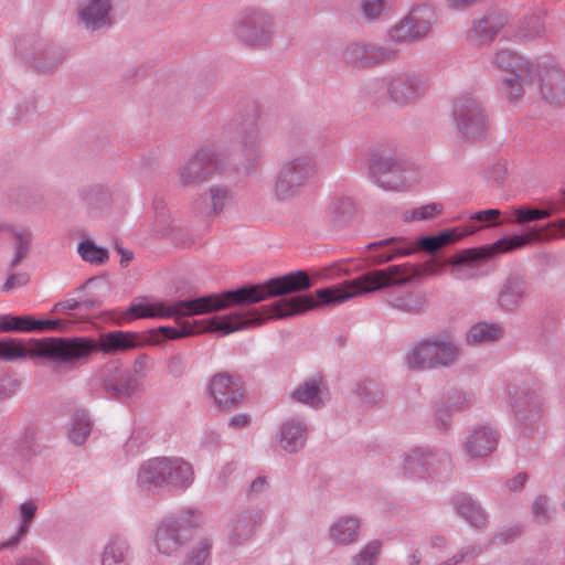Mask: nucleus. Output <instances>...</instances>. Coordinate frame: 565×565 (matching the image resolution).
I'll return each instance as SVG.
<instances>
[{
    "mask_svg": "<svg viewBox=\"0 0 565 565\" xmlns=\"http://www.w3.org/2000/svg\"><path fill=\"white\" fill-rule=\"evenodd\" d=\"M392 287V265L384 269L370 270L337 287L321 288L311 295L282 298L262 310L237 311L225 316L202 320V328L184 324L181 329L160 327L159 331L167 339H180L198 331L218 332L223 335L263 324L273 317L286 318L298 316L319 306L342 303L362 294L375 292Z\"/></svg>",
    "mask_w": 565,
    "mask_h": 565,
    "instance_id": "f257e3e1",
    "label": "nucleus"
},
{
    "mask_svg": "<svg viewBox=\"0 0 565 565\" xmlns=\"http://www.w3.org/2000/svg\"><path fill=\"white\" fill-rule=\"evenodd\" d=\"M311 286L306 271L298 270L285 276L269 279L263 285H248L223 294H211L194 299L173 302L141 301L126 311L128 319L139 318H173L205 315L226 309L234 305H249L276 297L308 289Z\"/></svg>",
    "mask_w": 565,
    "mask_h": 565,
    "instance_id": "f03ea898",
    "label": "nucleus"
},
{
    "mask_svg": "<svg viewBox=\"0 0 565 565\" xmlns=\"http://www.w3.org/2000/svg\"><path fill=\"white\" fill-rule=\"evenodd\" d=\"M204 522V512L196 507H185L166 516L153 534L157 552L166 556L177 555L192 539L193 531Z\"/></svg>",
    "mask_w": 565,
    "mask_h": 565,
    "instance_id": "7ed1b4c3",
    "label": "nucleus"
},
{
    "mask_svg": "<svg viewBox=\"0 0 565 565\" xmlns=\"http://www.w3.org/2000/svg\"><path fill=\"white\" fill-rule=\"evenodd\" d=\"M460 349L448 332L429 335L413 343L405 355V365L413 372L450 367L458 362Z\"/></svg>",
    "mask_w": 565,
    "mask_h": 565,
    "instance_id": "20e7f679",
    "label": "nucleus"
},
{
    "mask_svg": "<svg viewBox=\"0 0 565 565\" xmlns=\"http://www.w3.org/2000/svg\"><path fill=\"white\" fill-rule=\"evenodd\" d=\"M137 334L116 330L102 333L98 339L88 337L62 338L63 364H75L87 360L95 352L116 354L137 345Z\"/></svg>",
    "mask_w": 565,
    "mask_h": 565,
    "instance_id": "39448f33",
    "label": "nucleus"
},
{
    "mask_svg": "<svg viewBox=\"0 0 565 565\" xmlns=\"http://www.w3.org/2000/svg\"><path fill=\"white\" fill-rule=\"evenodd\" d=\"M317 173V161L312 154L301 153L285 159L273 179L271 195L288 202L298 195Z\"/></svg>",
    "mask_w": 565,
    "mask_h": 565,
    "instance_id": "423d86ee",
    "label": "nucleus"
},
{
    "mask_svg": "<svg viewBox=\"0 0 565 565\" xmlns=\"http://www.w3.org/2000/svg\"><path fill=\"white\" fill-rule=\"evenodd\" d=\"M535 63L536 58H527L511 50H499L493 55L492 64L511 74L502 82V92L510 102L516 103L527 92L535 89L532 77L536 66Z\"/></svg>",
    "mask_w": 565,
    "mask_h": 565,
    "instance_id": "0eeeda50",
    "label": "nucleus"
},
{
    "mask_svg": "<svg viewBox=\"0 0 565 565\" xmlns=\"http://www.w3.org/2000/svg\"><path fill=\"white\" fill-rule=\"evenodd\" d=\"M436 20L437 13L433 4H417L387 29L385 41L391 47L417 44L429 36Z\"/></svg>",
    "mask_w": 565,
    "mask_h": 565,
    "instance_id": "6e6552de",
    "label": "nucleus"
},
{
    "mask_svg": "<svg viewBox=\"0 0 565 565\" xmlns=\"http://www.w3.org/2000/svg\"><path fill=\"white\" fill-rule=\"evenodd\" d=\"M381 85L387 99L403 108L419 100L430 87V81L425 73L407 68L387 73L382 77Z\"/></svg>",
    "mask_w": 565,
    "mask_h": 565,
    "instance_id": "1a4fd4ad",
    "label": "nucleus"
},
{
    "mask_svg": "<svg viewBox=\"0 0 565 565\" xmlns=\"http://www.w3.org/2000/svg\"><path fill=\"white\" fill-rule=\"evenodd\" d=\"M370 172L373 182L386 191H402L417 179L412 167L386 151L371 154Z\"/></svg>",
    "mask_w": 565,
    "mask_h": 565,
    "instance_id": "9d476101",
    "label": "nucleus"
},
{
    "mask_svg": "<svg viewBox=\"0 0 565 565\" xmlns=\"http://www.w3.org/2000/svg\"><path fill=\"white\" fill-rule=\"evenodd\" d=\"M35 358L63 364L62 338L32 339L26 343L18 339L0 340V360L13 362Z\"/></svg>",
    "mask_w": 565,
    "mask_h": 565,
    "instance_id": "9b49d317",
    "label": "nucleus"
},
{
    "mask_svg": "<svg viewBox=\"0 0 565 565\" xmlns=\"http://www.w3.org/2000/svg\"><path fill=\"white\" fill-rule=\"evenodd\" d=\"M226 168L225 156L218 149L212 147L201 148L180 166V182L183 185H189L202 181H211L222 177Z\"/></svg>",
    "mask_w": 565,
    "mask_h": 565,
    "instance_id": "f8f14e48",
    "label": "nucleus"
},
{
    "mask_svg": "<svg viewBox=\"0 0 565 565\" xmlns=\"http://www.w3.org/2000/svg\"><path fill=\"white\" fill-rule=\"evenodd\" d=\"M95 379L108 397L119 402L130 401L145 390V385L132 377L119 360L105 363Z\"/></svg>",
    "mask_w": 565,
    "mask_h": 565,
    "instance_id": "ddd939ff",
    "label": "nucleus"
},
{
    "mask_svg": "<svg viewBox=\"0 0 565 565\" xmlns=\"http://www.w3.org/2000/svg\"><path fill=\"white\" fill-rule=\"evenodd\" d=\"M274 34V18L264 9H248L235 21L234 36L246 46H265Z\"/></svg>",
    "mask_w": 565,
    "mask_h": 565,
    "instance_id": "4468645a",
    "label": "nucleus"
},
{
    "mask_svg": "<svg viewBox=\"0 0 565 565\" xmlns=\"http://www.w3.org/2000/svg\"><path fill=\"white\" fill-rule=\"evenodd\" d=\"M535 65V71L532 73L535 89L525 95L540 94L550 105H562L565 102V73L548 56L536 58Z\"/></svg>",
    "mask_w": 565,
    "mask_h": 565,
    "instance_id": "2eb2a0df",
    "label": "nucleus"
},
{
    "mask_svg": "<svg viewBox=\"0 0 565 565\" xmlns=\"http://www.w3.org/2000/svg\"><path fill=\"white\" fill-rule=\"evenodd\" d=\"M446 460L447 457L435 448L412 447L402 455L401 470L408 478L435 479L440 475Z\"/></svg>",
    "mask_w": 565,
    "mask_h": 565,
    "instance_id": "dca6fc26",
    "label": "nucleus"
},
{
    "mask_svg": "<svg viewBox=\"0 0 565 565\" xmlns=\"http://www.w3.org/2000/svg\"><path fill=\"white\" fill-rule=\"evenodd\" d=\"M452 118L462 138L477 140L486 135V116L473 97H458L454 103Z\"/></svg>",
    "mask_w": 565,
    "mask_h": 565,
    "instance_id": "f3484780",
    "label": "nucleus"
},
{
    "mask_svg": "<svg viewBox=\"0 0 565 565\" xmlns=\"http://www.w3.org/2000/svg\"><path fill=\"white\" fill-rule=\"evenodd\" d=\"M490 246L466 248L450 256L446 264L450 275L457 280H469L482 277L486 264L493 257Z\"/></svg>",
    "mask_w": 565,
    "mask_h": 565,
    "instance_id": "a211bd4d",
    "label": "nucleus"
},
{
    "mask_svg": "<svg viewBox=\"0 0 565 565\" xmlns=\"http://www.w3.org/2000/svg\"><path fill=\"white\" fill-rule=\"evenodd\" d=\"M259 507H246L234 511L225 524V540L230 547H238L248 542L263 522Z\"/></svg>",
    "mask_w": 565,
    "mask_h": 565,
    "instance_id": "6ab92c4d",
    "label": "nucleus"
},
{
    "mask_svg": "<svg viewBox=\"0 0 565 565\" xmlns=\"http://www.w3.org/2000/svg\"><path fill=\"white\" fill-rule=\"evenodd\" d=\"M499 438L497 428L491 424H476L466 431L461 448L470 459L484 458L497 449Z\"/></svg>",
    "mask_w": 565,
    "mask_h": 565,
    "instance_id": "aec40b11",
    "label": "nucleus"
},
{
    "mask_svg": "<svg viewBox=\"0 0 565 565\" xmlns=\"http://www.w3.org/2000/svg\"><path fill=\"white\" fill-rule=\"evenodd\" d=\"M397 52L390 45L355 42L348 45L343 58L353 65L369 67L393 60Z\"/></svg>",
    "mask_w": 565,
    "mask_h": 565,
    "instance_id": "412c9836",
    "label": "nucleus"
},
{
    "mask_svg": "<svg viewBox=\"0 0 565 565\" xmlns=\"http://www.w3.org/2000/svg\"><path fill=\"white\" fill-rule=\"evenodd\" d=\"M210 397L220 408L235 407L244 397L238 377L228 373L215 374L209 383Z\"/></svg>",
    "mask_w": 565,
    "mask_h": 565,
    "instance_id": "4be33fe9",
    "label": "nucleus"
},
{
    "mask_svg": "<svg viewBox=\"0 0 565 565\" xmlns=\"http://www.w3.org/2000/svg\"><path fill=\"white\" fill-rule=\"evenodd\" d=\"M510 397L511 411L523 428H527L542 418L544 404L539 394L515 390L510 393Z\"/></svg>",
    "mask_w": 565,
    "mask_h": 565,
    "instance_id": "5701e85b",
    "label": "nucleus"
},
{
    "mask_svg": "<svg viewBox=\"0 0 565 565\" xmlns=\"http://www.w3.org/2000/svg\"><path fill=\"white\" fill-rule=\"evenodd\" d=\"M163 490L184 492L194 482L193 466L181 457L163 456Z\"/></svg>",
    "mask_w": 565,
    "mask_h": 565,
    "instance_id": "b1692460",
    "label": "nucleus"
},
{
    "mask_svg": "<svg viewBox=\"0 0 565 565\" xmlns=\"http://www.w3.org/2000/svg\"><path fill=\"white\" fill-rule=\"evenodd\" d=\"M361 533V519L354 514H343L331 521L327 530V537L333 546L347 547L358 543Z\"/></svg>",
    "mask_w": 565,
    "mask_h": 565,
    "instance_id": "393cba45",
    "label": "nucleus"
},
{
    "mask_svg": "<svg viewBox=\"0 0 565 565\" xmlns=\"http://www.w3.org/2000/svg\"><path fill=\"white\" fill-rule=\"evenodd\" d=\"M308 420L305 416L295 415L286 418L279 428L278 445L288 454L299 452L307 443Z\"/></svg>",
    "mask_w": 565,
    "mask_h": 565,
    "instance_id": "a878e982",
    "label": "nucleus"
},
{
    "mask_svg": "<svg viewBox=\"0 0 565 565\" xmlns=\"http://www.w3.org/2000/svg\"><path fill=\"white\" fill-rule=\"evenodd\" d=\"M113 0H81L77 6L79 22L88 30H98L111 23Z\"/></svg>",
    "mask_w": 565,
    "mask_h": 565,
    "instance_id": "bb28decb",
    "label": "nucleus"
},
{
    "mask_svg": "<svg viewBox=\"0 0 565 565\" xmlns=\"http://www.w3.org/2000/svg\"><path fill=\"white\" fill-rule=\"evenodd\" d=\"M38 510V502L33 499H29L17 507L14 515L18 521V527L10 537L0 542V550L13 548L18 546L22 539L28 535Z\"/></svg>",
    "mask_w": 565,
    "mask_h": 565,
    "instance_id": "cd10ccee",
    "label": "nucleus"
},
{
    "mask_svg": "<svg viewBox=\"0 0 565 565\" xmlns=\"http://www.w3.org/2000/svg\"><path fill=\"white\" fill-rule=\"evenodd\" d=\"M527 282L519 275H510L498 290V306L505 311H513L520 307L526 296Z\"/></svg>",
    "mask_w": 565,
    "mask_h": 565,
    "instance_id": "c85d7f7f",
    "label": "nucleus"
},
{
    "mask_svg": "<svg viewBox=\"0 0 565 565\" xmlns=\"http://www.w3.org/2000/svg\"><path fill=\"white\" fill-rule=\"evenodd\" d=\"M163 456L142 461L136 473V484L140 491L163 490Z\"/></svg>",
    "mask_w": 565,
    "mask_h": 565,
    "instance_id": "c756f323",
    "label": "nucleus"
},
{
    "mask_svg": "<svg viewBox=\"0 0 565 565\" xmlns=\"http://www.w3.org/2000/svg\"><path fill=\"white\" fill-rule=\"evenodd\" d=\"M508 18L502 12H490L472 21L469 36L479 44L492 42L501 29L507 24Z\"/></svg>",
    "mask_w": 565,
    "mask_h": 565,
    "instance_id": "7c9ffc66",
    "label": "nucleus"
},
{
    "mask_svg": "<svg viewBox=\"0 0 565 565\" xmlns=\"http://www.w3.org/2000/svg\"><path fill=\"white\" fill-rule=\"evenodd\" d=\"M294 401L311 408H320L329 399V392L322 379H310L294 390Z\"/></svg>",
    "mask_w": 565,
    "mask_h": 565,
    "instance_id": "2f4dec72",
    "label": "nucleus"
},
{
    "mask_svg": "<svg viewBox=\"0 0 565 565\" xmlns=\"http://www.w3.org/2000/svg\"><path fill=\"white\" fill-rule=\"evenodd\" d=\"M456 513L475 527L486 524L487 514L480 503L467 493H457L451 498Z\"/></svg>",
    "mask_w": 565,
    "mask_h": 565,
    "instance_id": "473e14b6",
    "label": "nucleus"
},
{
    "mask_svg": "<svg viewBox=\"0 0 565 565\" xmlns=\"http://www.w3.org/2000/svg\"><path fill=\"white\" fill-rule=\"evenodd\" d=\"M388 246L390 249L386 252H375L371 254L370 260L374 265H381L388 263L395 258L408 256L412 254V249L406 248L404 239L402 237H390L386 239L376 241L367 245L369 249H377L381 247Z\"/></svg>",
    "mask_w": 565,
    "mask_h": 565,
    "instance_id": "72a5a7b5",
    "label": "nucleus"
},
{
    "mask_svg": "<svg viewBox=\"0 0 565 565\" xmlns=\"http://www.w3.org/2000/svg\"><path fill=\"white\" fill-rule=\"evenodd\" d=\"M466 233L460 232L458 228H451L439 233L438 235L424 236L418 238L415 243L405 244L406 248L412 249V254L418 250L435 253L441 247L455 243L463 237Z\"/></svg>",
    "mask_w": 565,
    "mask_h": 565,
    "instance_id": "f704fd0d",
    "label": "nucleus"
},
{
    "mask_svg": "<svg viewBox=\"0 0 565 565\" xmlns=\"http://www.w3.org/2000/svg\"><path fill=\"white\" fill-rule=\"evenodd\" d=\"M130 545L122 536L109 539L100 553V565H130Z\"/></svg>",
    "mask_w": 565,
    "mask_h": 565,
    "instance_id": "c9c22d12",
    "label": "nucleus"
},
{
    "mask_svg": "<svg viewBox=\"0 0 565 565\" xmlns=\"http://www.w3.org/2000/svg\"><path fill=\"white\" fill-rule=\"evenodd\" d=\"M12 238V257L9 262V269H14L31 252L33 234L29 227L13 226L9 228Z\"/></svg>",
    "mask_w": 565,
    "mask_h": 565,
    "instance_id": "e433bc0d",
    "label": "nucleus"
},
{
    "mask_svg": "<svg viewBox=\"0 0 565 565\" xmlns=\"http://www.w3.org/2000/svg\"><path fill=\"white\" fill-rule=\"evenodd\" d=\"M562 211H565V189L561 190L559 199L547 201L546 209H529L525 206H520L514 211V215L515 222L523 224L526 222L547 218Z\"/></svg>",
    "mask_w": 565,
    "mask_h": 565,
    "instance_id": "4c0bfd02",
    "label": "nucleus"
},
{
    "mask_svg": "<svg viewBox=\"0 0 565 565\" xmlns=\"http://www.w3.org/2000/svg\"><path fill=\"white\" fill-rule=\"evenodd\" d=\"M93 420L83 409H76L70 419L67 437L75 446H82L90 435Z\"/></svg>",
    "mask_w": 565,
    "mask_h": 565,
    "instance_id": "58836bf2",
    "label": "nucleus"
},
{
    "mask_svg": "<svg viewBox=\"0 0 565 565\" xmlns=\"http://www.w3.org/2000/svg\"><path fill=\"white\" fill-rule=\"evenodd\" d=\"M476 401V394L472 391L451 388L443 395L439 402L443 403V409L459 413L471 408Z\"/></svg>",
    "mask_w": 565,
    "mask_h": 565,
    "instance_id": "ea45409f",
    "label": "nucleus"
},
{
    "mask_svg": "<svg viewBox=\"0 0 565 565\" xmlns=\"http://www.w3.org/2000/svg\"><path fill=\"white\" fill-rule=\"evenodd\" d=\"M211 214H221L234 203V190L227 183H214L209 189Z\"/></svg>",
    "mask_w": 565,
    "mask_h": 565,
    "instance_id": "a19ab883",
    "label": "nucleus"
},
{
    "mask_svg": "<svg viewBox=\"0 0 565 565\" xmlns=\"http://www.w3.org/2000/svg\"><path fill=\"white\" fill-rule=\"evenodd\" d=\"M503 333V327L499 323L478 322L467 331V342L481 344L499 339Z\"/></svg>",
    "mask_w": 565,
    "mask_h": 565,
    "instance_id": "79ce46f5",
    "label": "nucleus"
},
{
    "mask_svg": "<svg viewBox=\"0 0 565 565\" xmlns=\"http://www.w3.org/2000/svg\"><path fill=\"white\" fill-rule=\"evenodd\" d=\"M425 305V296L418 292H405L388 300L391 308L411 315L419 313Z\"/></svg>",
    "mask_w": 565,
    "mask_h": 565,
    "instance_id": "37998d69",
    "label": "nucleus"
},
{
    "mask_svg": "<svg viewBox=\"0 0 565 565\" xmlns=\"http://www.w3.org/2000/svg\"><path fill=\"white\" fill-rule=\"evenodd\" d=\"M77 253L85 263L97 266L105 264L109 258L108 250L89 237L82 238L77 245Z\"/></svg>",
    "mask_w": 565,
    "mask_h": 565,
    "instance_id": "c03bdc74",
    "label": "nucleus"
},
{
    "mask_svg": "<svg viewBox=\"0 0 565 565\" xmlns=\"http://www.w3.org/2000/svg\"><path fill=\"white\" fill-rule=\"evenodd\" d=\"M540 237H541V233L537 232L536 230H532L527 234L513 235L510 237H504V238L498 239L497 242H494L493 244L490 245V248H491L493 255L500 254V253H507V252H511L513 249L523 247V246L527 245L531 241L539 239Z\"/></svg>",
    "mask_w": 565,
    "mask_h": 565,
    "instance_id": "a18cd8bd",
    "label": "nucleus"
},
{
    "mask_svg": "<svg viewBox=\"0 0 565 565\" xmlns=\"http://www.w3.org/2000/svg\"><path fill=\"white\" fill-rule=\"evenodd\" d=\"M149 440V429L145 426L135 427L122 446L127 458H136L146 448Z\"/></svg>",
    "mask_w": 565,
    "mask_h": 565,
    "instance_id": "49530a36",
    "label": "nucleus"
},
{
    "mask_svg": "<svg viewBox=\"0 0 565 565\" xmlns=\"http://www.w3.org/2000/svg\"><path fill=\"white\" fill-rule=\"evenodd\" d=\"M354 393L366 405L376 404L384 396L382 386L375 380L369 377L356 383Z\"/></svg>",
    "mask_w": 565,
    "mask_h": 565,
    "instance_id": "de8ad7c7",
    "label": "nucleus"
},
{
    "mask_svg": "<svg viewBox=\"0 0 565 565\" xmlns=\"http://www.w3.org/2000/svg\"><path fill=\"white\" fill-rule=\"evenodd\" d=\"M382 554V542L371 540L350 559V565H376Z\"/></svg>",
    "mask_w": 565,
    "mask_h": 565,
    "instance_id": "09e8293b",
    "label": "nucleus"
},
{
    "mask_svg": "<svg viewBox=\"0 0 565 565\" xmlns=\"http://www.w3.org/2000/svg\"><path fill=\"white\" fill-rule=\"evenodd\" d=\"M212 546L210 537H200L188 552L183 565H207Z\"/></svg>",
    "mask_w": 565,
    "mask_h": 565,
    "instance_id": "8fccbe9b",
    "label": "nucleus"
},
{
    "mask_svg": "<svg viewBox=\"0 0 565 565\" xmlns=\"http://www.w3.org/2000/svg\"><path fill=\"white\" fill-rule=\"evenodd\" d=\"M543 31V17L541 13H534L520 22L515 36L521 40H529L540 35Z\"/></svg>",
    "mask_w": 565,
    "mask_h": 565,
    "instance_id": "3c124183",
    "label": "nucleus"
},
{
    "mask_svg": "<svg viewBox=\"0 0 565 565\" xmlns=\"http://www.w3.org/2000/svg\"><path fill=\"white\" fill-rule=\"evenodd\" d=\"M441 212H443V204L431 202V203L405 211L403 214V218L405 222L428 221V220L434 218Z\"/></svg>",
    "mask_w": 565,
    "mask_h": 565,
    "instance_id": "603ef678",
    "label": "nucleus"
},
{
    "mask_svg": "<svg viewBox=\"0 0 565 565\" xmlns=\"http://www.w3.org/2000/svg\"><path fill=\"white\" fill-rule=\"evenodd\" d=\"M361 12L369 22H375L381 19L383 13L391 9L390 0H361Z\"/></svg>",
    "mask_w": 565,
    "mask_h": 565,
    "instance_id": "864d4df0",
    "label": "nucleus"
},
{
    "mask_svg": "<svg viewBox=\"0 0 565 565\" xmlns=\"http://www.w3.org/2000/svg\"><path fill=\"white\" fill-rule=\"evenodd\" d=\"M17 50L19 51L21 60H23L26 63L32 64L35 68L43 71V72H47V71L52 70L58 62L57 57L53 56V57H47L49 58L47 63H42L41 58L45 57L47 54V52L44 49H39V50L28 54L26 52L23 51L22 44H19Z\"/></svg>",
    "mask_w": 565,
    "mask_h": 565,
    "instance_id": "5fc2aeb1",
    "label": "nucleus"
},
{
    "mask_svg": "<svg viewBox=\"0 0 565 565\" xmlns=\"http://www.w3.org/2000/svg\"><path fill=\"white\" fill-rule=\"evenodd\" d=\"M482 551L483 550L480 545H467L438 565H458L462 562L475 559L482 553Z\"/></svg>",
    "mask_w": 565,
    "mask_h": 565,
    "instance_id": "6e6d98bb",
    "label": "nucleus"
},
{
    "mask_svg": "<svg viewBox=\"0 0 565 565\" xmlns=\"http://www.w3.org/2000/svg\"><path fill=\"white\" fill-rule=\"evenodd\" d=\"M33 331H60L64 332L71 326V322L63 319H34L33 318Z\"/></svg>",
    "mask_w": 565,
    "mask_h": 565,
    "instance_id": "4d7b16f0",
    "label": "nucleus"
},
{
    "mask_svg": "<svg viewBox=\"0 0 565 565\" xmlns=\"http://www.w3.org/2000/svg\"><path fill=\"white\" fill-rule=\"evenodd\" d=\"M242 148L243 156L252 159L254 162H256L262 156L260 141L257 135H248L243 137Z\"/></svg>",
    "mask_w": 565,
    "mask_h": 565,
    "instance_id": "13d9d810",
    "label": "nucleus"
},
{
    "mask_svg": "<svg viewBox=\"0 0 565 565\" xmlns=\"http://www.w3.org/2000/svg\"><path fill=\"white\" fill-rule=\"evenodd\" d=\"M533 520L539 524H545L550 520L548 513V499L546 497L539 495L535 498L532 504Z\"/></svg>",
    "mask_w": 565,
    "mask_h": 565,
    "instance_id": "bf43d9fd",
    "label": "nucleus"
},
{
    "mask_svg": "<svg viewBox=\"0 0 565 565\" xmlns=\"http://www.w3.org/2000/svg\"><path fill=\"white\" fill-rule=\"evenodd\" d=\"M150 359L146 354L138 355L132 364L131 369H128V372L132 377H135L140 384L143 385V381L149 371Z\"/></svg>",
    "mask_w": 565,
    "mask_h": 565,
    "instance_id": "052dcab7",
    "label": "nucleus"
},
{
    "mask_svg": "<svg viewBox=\"0 0 565 565\" xmlns=\"http://www.w3.org/2000/svg\"><path fill=\"white\" fill-rule=\"evenodd\" d=\"M444 408L443 407V403L441 402H438L436 404V407H435V415H434V420H435V424H436V427L440 430V431H448L449 428L451 427V416L455 414L454 412L451 411H448V409H441Z\"/></svg>",
    "mask_w": 565,
    "mask_h": 565,
    "instance_id": "680f3d73",
    "label": "nucleus"
},
{
    "mask_svg": "<svg viewBox=\"0 0 565 565\" xmlns=\"http://www.w3.org/2000/svg\"><path fill=\"white\" fill-rule=\"evenodd\" d=\"M167 369L169 374L174 377H180L184 374L186 369V361L181 354H173L167 360Z\"/></svg>",
    "mask_w": 565,
    "mask_h": 565,
    "instance_id": "e2e57ef3",
    "label": "nucleus"
},
{
    "mask_svg": "<svg viewBox=\"0 0 565 565\" xmlns=\"http://www.w3.org/2000/svg\"><path fill=\"white\" fill-rule=\"evenodd\" d=\"M268 489V480L265 476L256 477L248 486L246 495L249 500L258 498Z\"/></svg>",
    "mask_w": 565,
    "mask_h": 565,
    "instance_id": "0e129e2a",
    "label": "nucleus"
},
{
    "mask_svg": "<svg viewBox=\"0 0 565 565\" xmlns=\"http://www.w3.org/2000/svg\"><path fill=\"white\" fill-rule=\"evenodd\" d=\"M353 209V202L350 198L339 196L335 198L330 204V212L337 216L350 213Z\"/></svg>",
    "mask_w": 565,
    "mask_h": 565,
    "instance_id": "69168bd1",
    "label": "nucleus"
},
{
    "mask_svg": "<svg viewBox=\"0 0 565 565\" xmlns=\"http://www.w3.org/2000/svg\"><path fill=\"white\" fill-rule=\"evenodd\" d=\"M157 232L163 234L170 224V215L163 202L156 203Z\"/></svg>",
    "mask_w": 565,
    "mask_h": 565,
    "instance_id": "338daca9",
    "label": "nucleus"
},
{
    "mask_svg": "<svg viewBox=\"0 0 565 565\" xmlns=\"http://www.w3.org/2000/svg\"><path fill=\"white\" fill-rule=\"evenodd\" d=\"M30 280V277L26 273H17L8 276L6 282L2 286L3 291H10L15 288L25 286Z\"/></svg>",
    "mask_w": 565,
    "mask_h": 565,
    "instance_id": "774afa93",
    "label": "nucleus"
}]
</instances>
